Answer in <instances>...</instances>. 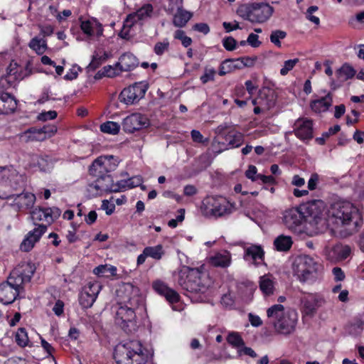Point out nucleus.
<instances>
[{
	"label": "nucleus",
	"mask_w": 364,
	"mask_h": 364,
	"mask_svg": "<svg viewBox=\"0 0 364 364\" xmlns=\"http://www.w3.org/2000/svg\"><path fill=\"white\" fill-rule=\"evenodd\" d=\"M26 176L20 174L12 166L0 167V199H14L12 205L18 210H28L33 207L36 196L30 192L14 193L24 189Z\"/></svg>",
	"instance_id": "obj_1"
},
{
	"label": "nucleus",
	"mask_w": 364,
	"mask_h": 364,
	"mask_svg": "<svg viewBox=\"0 0 364 364\" xmlns=\"http://www.w3.org/2000/svg\"><path fill=\"white\" fill-rule=\"evenodd\" d=\"M117 292L124 306L117 310L115 321L124 331L130 333L135 329V311L143 306L144 298L139 289L131 283H124Z\"/></svg>",
	"instance_id": "obj_2"
},
{
	"label": "nucleus",
	"mask_w": 364,
	"mask_h": 364,
	"mask_svg": "<svg viewBox=\"0 0 364 364\" xmlns=\"http://www.w3.org/2000/svg\"><path fill=\"white\" fill-rule=\"evenodd\" d=\"M178 284L187 292L203 294L212 286L213 280L207 272L184 267L178 273Z\"/></svg>",
	"instance_id": "obj_3"
},
{
	"label": "nucleus",
	"mask_w": 364,
	"mask_h": 364,
	"mask_svg": "<svg viewBox=\"0 0 364 364\" xmlns=\"http://www.w3.org/2000/svg\"><path fill=\"white\" fill-rule=\"evenodd\" d=\"M330 220L335 223L338 227H346L350 235L356 232L362 223L356 208L349 202L334 203L331 207Z\"/></svg>",
	"instance_id": "obj_4"
},
{
	"label": "nucleus",
	"mask_w": 364,
	"mask_h": 364,
	"mask_svg": "<svg viewBox=\"0 0 364 364\" xmlns=\"http://www.w3.org/2000/svg\"><path fill=\"white\" fill-rule=\"evenodd\" d=\"M148 358L137 340L121 342L114 348V358L117 364H151L148 363Z\"/></svg>",
	"instance_id": "obj_5"
},
{
	"label": "nucleus",
	"mask_w": 364,
	"mask_h": 364,
	"mask_svg": "<svg viewBox=\"0 0 364 364\" xmlns=\"http://www.w3.org/2000/svg\"><path fill=\"white\" fill-rule=\"evenodd\" d=\"M267 315L278 333L288 335L294 331L298 319L295 311H285L283 305L274 304L267 309Z\"/></svg>",
	"instance_id": "obj_6"
},
{
	"label": "nucleus",
	"mask_w": 364,
	"mask_h": 364,
	"mask_svg": "<svg viewBox=\"0 0 364 364\" xmlns=\"http://www.w3.org/2000/svg\"><path fill=\"white\" fill-rule=\"evenodd\" d=\"M294 267L295 274L302 282L314 281L322 270V265L309 255L298 257Z\"/></svg>",
	"instance_id": "obj_7"
},
{
	"label": "nucleus",
	"mask_w": 364,
	"mask_h": 364,
	"mask_svg": "<svg viewBox=\"0 0 364 364\" xmlns=\"http://www.w3.org/2000/svg\"><path fill=\"white\" fill-rule=\"evenodd\" d=\"M203 205L206 215L218 218L230 213L228 203L222 197H208L203 200Z\"/></svg>",
	"instance_id": "obj_8"
},
{
	"label": "nucleus",
	"mask_w": 364,
	"mask_h": 364,
	"mask_svg": "<svg viewBox=\"0 0 364 364\" xmlns=\"http://www.w3.org/2000/svg\"><path fill=\"white\" fill-rule=\"evenodd\" d=\"M114 156L112 155L100 156L97 158L89 168L90 175L100 178L104 175H108V173L113 171L117 166V161L112 162Z\"/></svg>",
	"instance_id": "obj_9"
},
{
	"label": "nucleus",
	"mask_w": 364,
	"mask_h": 364,
	"mask_svg": "<svg viewBox=\"0 0 364 364\" xmlns=\"http://www.w3.org/2000/svg\"><path fill=\"white\" fill-rule=\"evenodd\" d=\"M34 270L28 264L23 267L16 268L11 273L6 282L19 292L23 289V285L31 281Z\"/></svg>",
	"instance_id": "obj_10"
},
{
	"label": "nucleus",
	"mask_w": 364,
	"mask_h": 364,
	"mask_svg": "<svg viewBox=\"0 0 364 364\" xmlns=\"http://www.w3.org/2000/svg\"><path fill=\"white\" fill-rule=\"evenodd\" d=\"M182 0H170L171 7L169 14H173V24L177 28H183L193 17V13L185 10L182 6Z\"/></svg>",
	"instance_id": "obj_11"
},
{
	"label": "nucleus",
	"mask_w": 364,
	"mask_h": 364,
	"mask_svg": "<svg viewBox=\"0 0 364 364\" xmlns=\"http://www.w3.org/2000/svg\"><path fill=\"white\" fill-rule=\"evenodd\" d=\"M301 311L304 316L313 317L317 312V310L324 303V299L317 294H309L301 297Z\"/></svg>",
	"instance_id": "obj_12"
},
{
	"label": "nucleus",
	"mask_w": 364,
	"mask_h": 364,
	"mask_svg": "<svg viewBox=\"0 0 364 364\" xmlns=\"http://www.w3.org/2000/svg\"><path fill=\"white\" fill-rule=\"evenodd\" d=\"M149 119L139 113L127 116L122 122V129L127 133H134L149 126Z\"/></svg>",
	"instance_id": "obj_13"
},
{
	"label": "nucleus",
	"mask_w": 364,
	"mask_h": 364,
	"mask_svg": "<svg viewBox=\"0 0 364 364\" xmlns=\"http://www.w3.org/2000/svg\"><path fill=\"white\" fill-rule=\"evenodd\" d=\"M302 208H293L286 210L283 215V223L289 230H296L303 223L305 215Z\"/></svg>",
	"instance_id": "obj_14"
},
{
	"label": "nucleus",
	"mask_w": 364,
	"mask_h": 364,
	"mask_svg": "<svg viewBox=\"0 0 364 364\" xmlns=\"http://www.w3.org/2000/svg\"><path fill=\"white\" fill-rule=\"evenodd\" d=\"M46 225H38L37 228L27 233L20 245V249L23 252H29L31 250L35 244L39 241L41 236L46 232Z\"/></svg>",
	"instance_id": "obj_15"
},
{
	"label": "nucleus",
	"mask_w": 364,
	"mask_h": 364,
	"mask_svg": "<svg viewBox=\"0 0 364 364\" xmlns=\"http://www.w3.org/2000/svg\"><path fill=\"white\" fill-rule=\"evenodd\" d=\"M304 208L316 225H320L321 227L326 225V221L323 213V203L321 200L313 201L306 206H304Z\"/></svg>",
	"instance_id": "obj_16"
},
{
	"label": "nucleus",
	"mask_w": 364,
	"mask_h": 364,
	"mask_svg": "<svg viewBox=\"0 0 364 364\" xmlns=\"http://www.w3.org/2000/svg\"><path fill=\"white\" fill-rule=\"evenodd\" d=\"M294 132L301 140H310L313 138V121L307 118H299L294 123Z\"/></svg>",
	"instance_id": "obj_17"
},
{
	"label": "nucleus",
	"mask_w": 364,
	"mask_h": 364,
	"mask_svg": "<svg viewBox=\"0 0 364 364\" xmlns=\"http://www.w3.org/2000/svg\"><path fill=\"white\" fill-rule=\"evenodd\" d=\"M252 23H263L268 20L274 9L267 3H252Z\"/></svg>",
	"instance_id": "obj_18"
},
{
	"label": "nucleus",
	"mask_w": 364,
	"mask_h": 364,
	"mask_svg": "<svg viewBox=\"0 0 364 364\" xmlns=\"http://www.w3.org/2000/svg\"><path fill=\"white\" fill-rule=\"evenodd\" d=\"M326 258L331 262H337L346 259L350 253V248L347 245L336 244L332 247L325 250Z\"/></svg>",
	"instance_id": "obj_19"
},
{
	"label": "nucleus",
	"mask_w": 364,
	"mask_h": 364,
	"mask_svg": "<svg viewBox=\"0 0 364 364\" xmlns=\"http://www.w3.org/2000/svg\"><path fill=\"white\" fill-rule=\"evenodd\" d=\"M79 21L81 30L88 37L94 36L95 32L97 36L102 35V26L96 18L83 19L82 17H80Z\"/></svg>",
	"instance_id": "obj_20"
},
{
	"label": "nucleus",
	"mask_w": 364,
	"mask_h": 364,
	"mask_svg": "<svg viewBox=\"0 0 364 364\" xmlns=\"http://www.w3.org/2000/svg\"><path fill=\"white\" fill-rule=\"evenodd\" d=\"M153 289L159 294L164 296L171 303H176L179 300L178 294L169 288L164 282L157 280L152 284Z\"/></svg>",
	"instance_id": "obj_21"
},
{
	"label": "nucleus",
	"mask_w": 364,
	"mask_h": 364,
	"mask_svg": "<svg viewBox=\"0 0 364 364\" xmlns=\"http://www.w3.org/2000/svg\"><path fill=\"white\" fill-rule=\"evenodd\" d=\"M139 62L136 57L131 53H124L119 58L116 66L119 67V71L128 72L136 68Z\"/></svg>",
	"instance_id": "obj_22"
},
{
	"label": "nucleus",
	"mask_w": 364,
	"mask_h": 364,
	"mask_svg": "<svg viewBox=\"0 0 364 364\" xmlns=\"http://www.w3.org/2000/svg\"><path fill=\"white\" fill-rule=\"evenodd\" d=\"M19 293L6 282L0 284V301L4 304H12Z\"/></svg>",
	"instance_id": "obj_23"
},
{
	"label": "nucleus",
	"mask_w": 364,
	"mask_h": 364,
	"mask_svg": "<svg viewBox=\"0 0 364 364\" xmlns=\"http://www.w3.org/2000/svg\"><path fill=\"white\" fill-rule=\"evenodd\" d=\"M16 107V100L12 95L6 92L0 93V114L11 113Z\"/></svg>",
	"instance_id": "obj_24"
},
{
	"label": "nucleus",
	"mask_w": 364,
	"mask_h": 364,
	"mask_svg": "<svg viewBox=\"0 0 364 364\" xmlns=\"http://www.w3.org/2000/svg\"><path fill=\"white\" fill-rule=\"evenodd\" d=\"M332 95L328 92L320 99L312 100L310 103V107L316 113L325 112L332 105Z\"/></svg>",
	"instance_id": "obj_25"
},
{
	"label": "nucleus",
	"mask_w": 364,
	"mask_h": 364,
	"mask_svg": "<svg viewBox=\"0 0 364 364\" xmlns=\"http://www.w3.org/2000/svg\"><path fill=\"white\" fill-rule=\"evenodd\" d=\"M277 95L276 92L270 89L260 94L259 97V105L263 107V109L269 110L276 105Z\"/></svg>",
	"instance_id": "obj_26"
},
{
	"label": "nucleus",
	"mask_w": 364,
	"mask_h": 364,
	"mask_svg": "<svg viewBox=\"0 0 364 364\" xmlns=\"http://www.w3.org/2000/svg\"><path fill=\"white\" fill-rule=\"evenodd\" d=\"M275 282L270 274H265L259 277V287L264 296L272 295L275 290Z\"/></svg>",
	"instance_id": "obj_27"
},
{
	"label": "nucleus",
	"mask_w": 364,
	"mask_h": 364,
	"mask_svg": "<svg viewBox=\"0 0 364 364\" xmlns=\"http://www.w3.org/2000/svg\"><path fill=\"white\" fill-rule=\"evenodd\" d=\"M264 252L260 245H252L245 249L244 259L246 261L252 260L257 262L259 259L263 260Z\"/></svg>",
	"instance_id": "obj_28"
},
{
	"label": "nucleus",
	"mask_w": 364,
	"mask_h": 364,
	"mask_svg": "<svg viewBox=\"0 0 364 364\" xmlns=\"http://www.w3.org/2000/svg\"><path fill=\"white\" fill-rule=\"evenodd\" d=\"M21 137L24 138L25 142H29L33 141H42L46 140V135H43L41 128L37 129L36 127H31L21 135Z\"/></svg>",
	"instance_id": "obj_29"
},
{
	"label": "nucleus",
	"mask_w": 364,
	"mask_h": 364,
	"mask_svg": "<svg viewBox=\"0 0 364 364\" xmlns=\"http://www.w3.org/2000/svg\"><path fill=\"white\" fill-rule=\"evenodd\" d=\"M355 75V70L348 63L343 64L336 71V76L340 82H343L352 78Z\"/></svg>",
	"instance_id": "obj_30"
},
{
	"label": "nucleus",
	"mask_w": 364,
	"mask_h": 364,
	"mask_svg": "<svg viewBox=\"0 0 364 364\" xmlns=\"http://www.w3.org/2000/svg\"><path fill=\"white\" fill-rule=\"evenodd\" d=\"M293 241L290 236L281 235L274 240V245L277 251L287 252L291 247Z\"/></svg>",
	"instance_id": "obj_31"
},
{
	"label": "nucleus",
	"mask_w": 364,
	"mask_h": 364,
	"mask_svg": "<svg viewBox=\"0 0 364 364\" xmlns=\"http://www.w3.org/2000/svg\"><path fill=\"white\" fill-rule=\"evenodd\" d=\"M231 261L230 254L228 252L216 254L211 257V264L215 267H227Z\"/></svg>",
	"instance_id": "obj_32"
},
{
	"label": "nucleus",
	"mask_w": 364,
	"mask_h": 364,
	"mask_svg": "<svg viewBox=\"0 0 364 364\" xmlns=\"http://www.w3.org/2000/svg\"><path fill=\"white\" fill-rule=\"evenodd\" d=\"M134 89L131 86L124 88L120 93L119 98L120 102L126 105H132L138 102L136 97H135Z\"/></svg>",
	"instance_id": "obj_33"
},
{
	"label": "nucleus",
	"mask_w": 364,
	"mask_h": 364,
	"mask_svg": "<svg viewBox=\"0 0 364 364\" xmlns=\"http://www.w3.org/2000/svg\"><path fill=\"white\" fill-rule=\"evenodd\" d=\"M101 188V192H113L114 181L111 175H104L98 178V188Z\"/></svg>",
	"instance_id": "obj_34"
},
{
	"label": "nucleus",
	"mask_w": 364,
	"mask_h": 364,
	"mask_svg": "<svg viewBox=\"0 0 364 364\" xmlns=\"http://www.w3.org/2000/svg\"><path fill=\"white\" fill-rule=\"evenodd\" d=\"M225 141L230 147H239L243 142V136L240 132H229L225 136Z\"/></svg>",
	"instance_id": "obj_35"
},
{
	"label": "nucleus",
	"mask_w": 364,
	"mask_h": 364,
	"mask_svg": "<svg viewBox=\"0 0 364 364\" xmlns=\"http://www.w3.org/2000/svg\"><path fill=\"white\" fill-rule=\"evenodd\" d=\"M29 47L38 55H42L47 49L46 41L35 37L29 43Z\"/></svg>",
	"instance_id": "obj_36"
},
{
	"label": "nucleus",
	"mask_w": 364,
	"mask_h": 364,
	"mask_svg": "<svg viewBox=\"0 0 364 364\" xmlns=\"http://www.w3.org/2000/svg\"><path fill=\"white\" fill-rule=\"evenodd\" d=\"M93 272L99 277L114 276L117 273V268L112 265H99L95 267Z\"/></svg>",
	"instance_id": "obj_37"
},
{
	"label": "nucleus",
	"mask_w": 364,
	"mask_h": 364,
	"mask_svg": "<svg viewBox=\"0 0 364 364\" xmlns=\"http://www.w3.org/2000/svg\"><path fill=\"white\" fill-rule=\"evenodd\" d=\"M144 250V255L157 260L160 259L164 254L161 245H158L154 247H146Z\"/></svg>",
	"instance_id": "obj_38"
},
{
	"label": "nucleus",
	"mask_w": 364,
	"mask_h": 364,
	"mask_svg": "<svg viewBox=\"0 0 364 364\" xmlns=\"http://www.w3.org/2000/svg\"><path fill=\"white\" fill-rule=\"evenodd\" d=\"M46 208H43L41 207L36 208L33 210L31 211L30 218L33 221L35 225H37L36 222L46 220L48 223V218L46 215Z\"/></svg>",
	"instance_id": "obj_39"
},
{
	"label": "nucleus",
	"mask_w": 364,
	"mask_h": 364,
	"mask_svg": "<svg viewBox=\"0 0 364 364\" xmlns=\"http://www.w3.org/2000/svg\"><path fill=\"white\" fill-rule=\"evenodd\" d=\"M109 58V55L105 52L103 55L99 56L98 55H94L90 63L87 65V70L88 72L94 71L99 68L102 63L105 62Z\"/></svg>",
	"instance_id": "obj_40"
},
{
	"label": "nucleus",
	"mask_w": 364,
	"mask_h": 364,
	"mask_svg": "<svg viewBox=\"0 0 364 364\" xmlns=\"http://www.w3.org/2000/svg\"><path fill=\"white\" fill-rule=\"evenodd\" d=\"M252 3L242 4L238 7V9L237 10V13L243 19L252 22Z\"/></svg>",
	"instance_id": "obj_41"
},
{
	"label": "nucleus",
	"mask_w": 364,
	"mask_h": 364,
	"mask_svg": "<svg viewBox=\"0 0 364 364\" xmlns=\"http://www.w3.org/2000/svg\"><path fill=\"white\" fill-rule=\"evenodd\" d=\"M227 341L235 348H240L245 346V342L237 332H230L227 336Z\"/></svg>",
	"instance_id": "obj_42"
},
{
	"label": "nucleus",
	"mask_w": 364,
	"mask_h": 364,
	"mask_svg": "<svg viewBox=\"0 0 364 364\" xmlns=\"http://www.w3.org/2000/svg\"><path fill=\"white\" fill-rule=\"evenodd\" d=\"M132 88L134 89L135 97H136L138 101L143 98L145 95L146 90L149 88V84L146 81H141L134 83L131 85Z\"/></svg>",
	"instance_id": "obj_43"
},
{
	"label": "nucleus",
	"mask_w": 364,
	"mask_h": 364,
	"mask_svg": "<svg viewBox=\"0 0 364 364\" xmlns=\"http://www.w3.org/2000/svg\"><path fill=\"white\" fill-rule=\"evenodd\" d=\"M120 125L117 122L108 121L100 125L101 132L107 134H116L119 132Z\"/></svg>",
	"instance_id": "obj_44"
},
{
	"label": "nucleus",
	"mask_w": 364,
	"mask_h": 364,
	"mask_svg": "<svg viewBox=\"0 0 364 364\" xmlns=\"http://www.w3.org/2000/svg\"><path fill=\"white\" fill-rule=\"evenodd\" d=\"M101 285L97 282H90L87 284H86L82 291L85 292L88 294L89 295H91L95 297H97L100 290H101Z\"/></svg>",
	"instance_id": "obj_45"
},
{
	"label": "nucleus",
	"mask_w": 364,
	"mask_h": 364,
	"mask_svg": "<svg viewBox=\"0 0 364 364\" xmlns=\"http://www.w3.org/2000/svg\"><path fill=\"white\" fill-rule=\"evenodd\" d=\"M97 297L81 291L79 295V303L83 309H88L92 307Z\"/></svg>",
	"instance_id": "obj_46"
},
{
	"label": "nucleus",
	"mask_w": 364,
	"mask_h": 364,
	"mask_svg": "<svg viewBox=\"0 0 364 364\" xmlns=\"http://www.w3.org/2000/svg\"><path fill=\"white\" fill-rule=\"evenodd\" d=\"M287 32L282 30H274L272 31L269 39L271 43L278 48L282 46L280 40L284 39L287 37Z\"/></svg>",
	"instance_id": "obj_47"
},
{
	"label": "nucleus",
	"mask_w": 364,
	"mask_h": 364,
	"mask_svg": "<svg viewBox=\"0 0 364 364\" xmlns=\"http://www.w3.org/2000/svg\"><path fill=\"white\" fill-rule=\"evenodd\" d=\"M15 340L21 347H25L28 343V337L25 328H19L16 333Z\"/></svg>",
	"instance_id": "obj_48"
},
{
	"label": "nucleus",
	"mask_w": 364,
	"mask_h": 364,
	"mask_svg": "<svg viewBox=\"0 0 364 364\" xmlns=\"http://www.w3.org/2000/svg\"><path fill=\"white\" fill-rule=\"evenodd\" d=\"M235 70V66L233 65V59H227L223 60L220 67L218 74L223 76L230 73Z\"/></svg>",
	"instance_id": "obj_49"
},
{
	"label": "nucleus",
	"mask_w": 364,
	"mask_h": 364,
	"mask_svg": "<svg viewBox=\"0 0 364 364\" xmlns=\"http://www.w3.org/2000/svg\"><path fill=\"white\" fill-rule=\"evenodd\" d=\"M152 11V6L151 4H146L133 14L136 15V17L139 21H141L149 16Z\"/></svg>",
	"instance_id": "obj_50"
},
{
	"label": "nucleus",
	"mask_w": 364,
	"mask_h": 364,
	"mask_svg": "<svg viewBox=\"0 0 364 364\" xmlns=\"http://www.w3.org/2000/svg\"><path fill=\"white\" fill-rule=\"evenodd\" d=\"M174 38L180 40L182 45L186 48L190 46L193 42L190 37L186 36L185 31L181 29H178L175 31Z\"/></svg>",
	"instance_id": "obj_51"
},
{
	"label": "nucleus",
	"mask_w": 364,
	"mask_h": 364,
	"mask_svg": "<svg viewBox=\"0 0 364 364\" xmlns=\"http://www.w3.org/2000/svg\"><path fill=\"white\" fill-rule=\"evenodd\" d=\"M61 214V210L57 207L47 208L46 215L48 218V224L57 220Z\"/></svg>",
	"instance_id": "obj_52"
},
{
	"label": "nucleus",
	"mask_w": 364,
	"mask_h": 364,
	"mask_svg": "<svg viewBox=\"0 0 364 364\" xmlns=\"http://www.w3.org/2000/svg\"><path fill=\"white\" fill-rule=\"evenodd\" d=\"M216 71L214 68H205L204 70V74L200 76V80L203 84H206L209 81H213Z\"/></svg>",
	"instance_id": "obj_53"
},
{
	"label": "nucleus",
	"mask_w": 364,
	"mask_h": 364,
	"mask_svg": "<svg viewBox=\"0 0 364 364\" xmlns=\"http://www.w3.org/2000/svg\"><path fill=\"white\" fill-rule=\"evenodd\" d=\"M340 129L341 127L338 124L334 125L333 127H330L328 132H324L321 137H318L316 140L319 144L323 145L325 143L326 138H328L331 134L338 132Z\"/></svg>",
	"instance_id": "obj_54"
},
{
	"label": "nucleus",
	"mask_w": 364,
	"mask_h": 364,
	"mask_svg": "<svg viewBox=\"0 0 364 364\" xmlns=\"http://www.w3.org/2000/svg\"><path fill=\"white\" fill-rule=\"evenodd\" d=\"M299 58H294L291 60H286L284 63L283 68L280 70V74L282 75H286L294 67L299 63Z\"/></svg>",
	"instance_id": "obj_55"
},
{
	"label": "nucleus",
	"mask_w": 364,
	"mask_h": 364,
	"mask_svg": "<svg viewBox=\"0 0 364 364\" xmlns=\"http://www.w3.org/2000/svg\"><path fill=\"white\" fill-rule=\"evenodd\" d=\"M169 48V42L165 39L163 42H158L156 43L154 50L158 55H161L165 51H167Z\"/></svg>",
	"instance_id": "obj_56"
},
{
	"label": "nucleus",
	"mask_w": 364,
	"mask_h": 364,
	"mask_svg": "<svg viewBox=\"0 0 364 364\" xmlns=\"http://www.w3.org/2000/svg\"><path fill=\"white\" fill-rule=\"evenodd\" d=\"M102 70L105 76L108 77H113L121 73L119 67H117L116 64L114 65H106L102 68Z\"/></svg>",
	"instance_id": "obj_57"
},
{
	"label": "nucleus",
	"mask_w": 364,
	"mask_h": 364,
	"mask_svg": "<svg viewBox=\"0 0 364 364\" xmlns=\"http://www.w3.org/2000/svg\"><path fill=\"white\" fill-rule=\"evenodd\" d=\"M318 8L316 6H311L308 8L306 11V18L309 19L312 23L316 25H318L320 23L319 18L313 15V13L318 11Z\"/></svg>",
	"instance_id": "obj_58"
},
{
	"label": "nucleus",
	"mask_w": 364,
	"mask_h": 364,
	"mask_svg": "<svg viewBox=\"0 0 364 364\" xmlns=\"http://www.w3.org/2000/svg\"><path fill=\"white\" fill-rule=\"evenodd\" d=\"M236 40L232 36L226 37L223 40L224 48L228 51L234 50L236 48Z\"/></svg>",
	"instance_id": "obj_59"
},
{
	"label": "nucleus",
	"mask_w": 364,
	"mask_h": 364,
	"mask_svg": "<svg viewBox=\"0 0 364 364\" xmlns=\"http://www.w3.org/2000/svg\"><path fill=\"white\" fill-rule=\"evenodd\" d=\"M57 112L55 111H48V112H41L40 113L38 117H37V119L39 120V121H42V122H45V121H47L48 119H54L57 117Z\"/></svg>",
	"instance_id": "obj_60"
},
{
	"label": "nucleus",
	"mask_w": 364,
	"mask_h": 364,
	"mask_svg": "<svg viewBox=\"0 0 364 364\" xmlns=\"http://www.w3.org/2000/svg\"><path fill=\"white\" fill-rule=\"evenodd\" d=\"M139 21L136 18V15L132 14H129L124 21V28H131Z\"/></svg>",
	"instance_id": "obj_61"
},
{
	"label": "nucleus",
	"mask_w": 364,
	"mask_h": 364,
	"mask_svg": "<svg viewBox=\"0 0 364 364\" xmlns=\"http://www.w3.org/2000/svg\"><path fill=\"white\" fill-rule=\"evenodd\" d=\"M127 188H132L141 186L143 182V178L140 176L131 177L127 180Z\"/></svg>",
	"instance_id": "obj_62"
},
{
	"label": "nucleus",
	"mask_w": 364,
	"mask_h": 364,
	"mask_svg": "<svg viewBox=\"0 0 364 364\" xmlns=\"http://www.w3.org/2000/svg\"><path fill=\"white\" fill-rule=\"evenodd\" d=\"M87 191L92 196H97L103 193L101 192V188H100V187L98 188V178H97V180L94 183L89 184Z\"/></svg>",
	"instance_id": "obj_63"
},
{
	"label": "nucleus",
	"mask_w": 364,
	"mask_h": 364,
	"mask_svg": "<svg viewBox=\"0 0 364 364\" xmlns=\"http://www.w3.org/2000/svg\"><path fill=\"white\" fill-rule=\"evenodd\" d=\"M41 129L43 132V135H46V139L51 137L57 132L56 126L50 124L43 126Z\"/></svg>",
	"instance_id": "obj_64"
}]
</instances>
